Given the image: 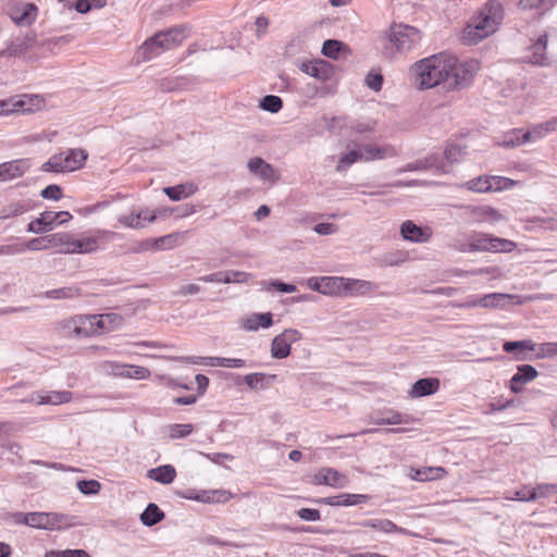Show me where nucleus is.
I'll list each match as a JSON object with an SVG mask.
<instances>
[{
  "label": "nucleus",
  "mask_w": 557,
  "mask_h": 557,
  "mask_svg": "<svg viewBox=\"0 0 557 557\" xmlns=\"http://www.w3.org/2000/svg\"><path fill=\"white\" fill-rule=\"evenodd\" d=\"M503 20L504 8L502 3L490 0L463 27L460 39L465 45H476L493 35L503 23Z\"/></svg>",
  "instance_id": "f257e3e1"
},
{
  "label": "nucleus",
  "mask_w": 557,
  "mask_h": 557,
  "mask_svg": "<svg viewBox=\"0 0 557 557\" xmlns=\"http://www.w3.org/2000/svg\"><path fill=\"white\" fill-rule=\"evenodd\" d=\"M445 61V79L444 88L447 90L461 89L468 87L478 71L480 70V63L476 60H459L455 55L443 53Z\"/></svg>",
  "instance_id": "f03ea898"
},
{
  "label": "nucleus",
  "mask_w": 557,
  "mask_h": 557,
  "mask_svg": "<svg viewBox=\"0 0 557 557\" xmlns=\"http://www.w3.org/2000/svg\"><path fill=\"white\" fill-rule=\"evenodd\" d=\"M446 67L449 66L446 65ZM413 72L416 74V83L421 89L438 85L444 86L446 72L443 53L420 60L413 65Z\"/></svg>",
  "instance_id": "7ed1b4c3"
},
{
  "label": "nucleus",
  "mask_w": 557,
  "mask_h": 557,
  "mask_svg": "<svg viewBox=\"0 0 557 557\" xmlns=\"http://www.w3.org/2000/svg\"><path fill=\"white\" fill-rule=\"evenodd\" d=\"M88 153L84 149H69L65 152L53 154L41 166L44 172H71L84 166Z\"/></svg>",
  "instance_id": "20e7f679"
},
{
  "label": "nucleus",
  "mask_w": 557,
  "mask_h": 557,
  "mask_svg": "<svg viewBox=\"0 0 557 557\" xmlns=\"http://www.w3.org/2000/svg\"><path fill=\"white\" fill-rule=\"evenodd\" d=\"M121 317L115 313L79 317L81 325L75 326L77 336H90L112 331L121 322Z\"/></svg>",
  "instance_id": "39448f33"
},
{
  "label": "nucleus",
  "mask_w": 557,
  "mask_h": 557,
  "mask_svg": "<svg viewBox=\"0 0 557 557\" xmlns=\"http://www.w3.org/2000/svg\"><path fill=\"white\" fill-rule=\"evenodd\" d=\"M387 36L388 41L399 53L417 49L421 41V32L417 27L407 24L392 25Z\"/></svg>",
  "instance_id": "423d86ee"
},
{
  "label": "nucleus",
  "mask_w": 557,
  "mask_h": 557,
  "mask_svg": "<svg viewBox=\"0 0 557 557\" xmlns=\"http://www.w3.org/2000/svg\"><path fill=\"white\" fill-rule=\"evenodd\" d=\"M469 248L473 252H510L516 249L517 244L512 240L493 236L487 233L473 232L470 235Z\"/></svg>",
  "instance_id": "0eeeda50"
},
{
  "label": "nucleus",
  "mask_w": 557,
  "mask_h": 557,
  "mask_svg": "<svg viewBox=\"0 0 557 557\" xmlns=\"http://www.w3.org/2000/svg\"><path fill=\"white\" fill-rule=\"evenodd\" d=\"M512 180L503 176H479L466 183L469 190L476 193L500 191L512 186Z\"/></svg>",
  "instance_id": "6e6552de"
},
{
  "label": "nucleus",
  "mask_w": 557,
  "mask_h": 557,
  "mask_svg": "<svg viewBox=\"0 0 557 557\" xmlns=\"http://www.w3.org/2000/svg\"><path fill=\"white\" fill-rule=\"evenodd\" d=\"M301 339V333L296 329H286L276 335L271 343V356L284 359L290 354V345Z\"/></svg>",
  "instance_id": "1a4fd4ad"
},
{
  "label": "nucleus",
  "mask_w": 557,
  "mask_h": 557,
  "mask_svg": "<svg viewBox=\"0 0 557 557\" xmlns=\"http://www.w3.org/2000/svg\"><path fill=\"white\" fill-rule=\"evenodd\" d=\"M72 393L69 391H40L29 395V397L21 399V403H33L36 405H61L71 401Z\"/></svg>",
  "instance_id": "9d476101"
},
{
  "label": "nucleus",
  "mask_w": 557,
  "mask_h": 557,
  "mask_svg": "<svg viewBox=\"0 0 557 557\" xmlns=\"http://www.w3.org/2000/svg\"><path fill=\"white\" fill-rule=\"evenodd\" d=\"M465 215L472 223L494 224L503 219L502 214L491 206H466L463 207Z\"/></svg>",
  "instance_id": "9b49d317"
},
{
  "label": "nucleus",
  "mask_w": 557,
  "mask_h": 557,
  "mask_svg": "<svg viewBox=\"0 0 557 557\" xmlns=\"http://www.w3.org/2000/svg\"><path fill=\"white\" fill-rule=\"evenodd\" d=\"M162 36L163 35H160L158 32L144 41L137 51V58L139 61H150L169 50V45L164 42Z\"/></svg>",
  "instance_id": "f8f14e48"
},
{
  "label": "nucleus",
  "mask_w": 557,
  "mask_h": 557,
  "mask_svg": "<svg viewBox=\"0 0 557 557\" xmlns=\"http://www.w3.org/2000/svg\"><path fill=\"white\" fill-rule=\"evenodd\" d=\"M33 101H37V104H39L42 100L35 96L34 98H29L26 95L23 96H15L10 97L8 99L0 100V116L1 115H10L15 112H32V108L29 107V103Z\"/></svg>",
  "instance_id": "ddd939ff"
},
{
  "label": "nucleus",
  "mask_w": 557,
  "mask_h": 557,
  "mask_svg": "<svg viewBox=\"0 0 557 557\" xmlns=\"http://www.w3.org/2000/svg\"><path fill=\"white\" fill-rule=\"evenodd\" d=\"M361 153V161L370 162L375 160H383L398 156V150L392 145L377 146L373 144H366L359 146Z\"/></svg>",
  "instance_id": "4468645a"
},
{
  "label": "nucleus",
  "mask_w": 557,
  "mask_h": 557,
  "mask_svg": "<svg viewBox=\"0 0 557 557\" xmlns=\"http://www.w3.org/2000/svg\"><path fill=\"white\" fill-rule=\"evenodd\" d=\"M299 69L301 72L321 82H326L331 79L333 75V65L330 62L322 59L302 62Z\"/></svg>",
  "instance_id": "2eb2a0df"
},
{
  "label": "nucleus",
  "mask_w": 557,
  "mask_h": 557,
  "mask_svg": "<svg viewBox=\"0 0 557 557\" xmlns=\"http://www.w3.org/2000/svg\"><path fill=\"white\" fill-rule=\"evenodd\" d=\"M30 168L28 159H17L0 164V182H9L22 177Z\"/></svg>",
  "instance_id": "dca6fc26"
},
{
  "label": "nucleus",
  "mask_w": 557,
  "mask_h": 557,
  "mask_svg": "<svg viewBox=\"0 0 557 557\" xmlns=\"http://www.w3.org/2000/svg\"><path fill=\"white\" fill-rule=\"evenodd\" d=\"M311 483L314 485L344 487L347 483V479L333 468H322L312 475Z\"/></svg>",
  "instance_id": "f3484780"
},
{
  "label": "nucleus",
  "mask_w": 557,
  "mask_h": 557,
  "mask_svg": "<svg viewBox=\"0 0 557 557\" xmlns=\"http://www.w3.org/2000/svg\"><path fill=\"white\" fill-rule=\"evenodd\" d=\"M537 374V370L531 364L518 366L517 372L510 379L509 389L515 394L521 393L523 385L533 381Z\"/></svg>",
  "instance_id": "a211bd4d"
},
{
  "label": "nucleus",
  "mask_w": 557,
  "mask_h": 557,
  "mask_svg": "<svg viewBox=\"0 0 557 557\" xmlns=\"http://www.w3.org/2000/svg\"><path fill=\"white\" fill-rule=\"evenodd\" d=\"M400 235L405 240L412 243H428L432 236L430 227L418 226L410 220L400 225Z\"/></svg>",
  "instance_id": "6ab92c4d"
},
{
  "label": "nucleus",
  "mask_w": 557,
  "mask_h": 557,
  "mask_svg": "<svg viewBox=\"0 0 557 557\" xmlns=\"http://www.w3.org/2000/svg\"><path fill=\"white\" fill-rule=\"evenodd\" d=\"M435 169L436 172L444 173L446 170L444 169L443 164L438 163L437 156H429L424 159L417 160L414 162L407 163L405 166L399 168L396 170L397 174H401L405 172H414V171H426Z\"/></svg>",
  "instance_id": "aec40b11"
},
{
  "label": "nucleus",
  "mask_w": 557,
  "mask_h": 557,
  "mask_svg": "<svg viewBox=\"0 0 557 557\" xmlns=\"http://www.w3.org/2000/svg\"><path fill=\"white\" fill-rule=\"evenodd\" d=\"M157 219V214L154 212H149L148 210H140L138 212H132L127 215H121L119 218V222L125 227L129 228H143L146 225V222L152 223Z\"/></svg>",
  "instance_id": "412c9836"
},
{
  "label": "nucleus",
  "mask_w": 557,
  "mask_h": 557,
  "mask_svg": "<svg viewBox=\"0 0 557 557\" xmlns=\"http://www.w3.org/2000/svg\"><path fill=\"white\" fill-rule=\"evenodd\" d=\"M548 37L546 34L541 35L537 40L530 47V55L528 62L533 65L547 66L548 59L546 55Z\"/></svg>",
  "instance_id": "4be33fe9"
},
{
  "label": "nucleus",
  "mask_w": 557,
  "mask_h": 557,
  "mask_svg": "<svg viewBox=\"0 0 557 557\" xmlns=\"http://www.w3.org/2000/svg\"><path fill=\"white\" fill-rule=\"evenodd\" d=\"M536 345L531 339L511 341L503 344V350L507 354H513L515 359L519 361L528 360V352L534 351Z\"/></svg>",
  "instance_id": "5701e85b"
},
{
  "label": "nucleus",
  "mask_w": 557,
  "mask_h": 557,
  "mask_svg": "<svg viewBox=\"0 0 557 557\" xmlns=\"http://www.w3.org/2000/svg\"><path fill=\"white\" fill-rule=\"evenodd\" d=\"M369 499L368 495L363 494H339L336 496H330L320 498L317 500L319 504H325L330 506H352L363 504Z\"/></svg>",
  "instance_id": "b1692460"
},
{
  "label": "nucleus",
  "mask_w": 557,
  "mask_h": 557,
  "mask_svg": "<svg viewBox=\"0 0 557 557\" xmlns=\"http://www.w3.org/2000/svg\"><path fill=\"white\" fill-rule=\"evenodd\" d=\"M361 528L376 530L383 533H400V534H409V531L396 525L393 521L388 519H367L360 521L358 523Z\"/></svg>",
  "instance_id": "393cba45"
},
{
  "label": "nucleus",
  "mask_w": 557,
  "mask_h": 557,
  "mask_svg": "<svg viewBox=\"0 0 557 557\" xmlns=\"http://www.w3.org/2000/svg\"><path fill=\"white\" fill-rule=\"evenodd\" d=\"M82 288L78 285H70L60 288H54L50 290H46L38 295L40 298L51 299V300H65V299H76L82 297Z\"/></svg>",
  "instance_id": "a878e982"
},
{
  "label": "nucleus",
  "mask_w": 557,
  "mask_h": 557,
  "mask_svg": "<svg viewBox=\"0 0 557 557\" xmlns=\"http://www.w3.org/2000/svg\"><path fill=\"white\" fill-rule=\"evenodd\" d=\"M189 26L186 24L176 25L174 27L169 28L168 30L159 32L160 35H163L162 38L166 45H169V50L181 45L185 38L189 36Z\"/></svg>",
  "instance_id": "bb28decb"
},
{
  "label": "nucleus",
  "mask_w": 557,
  "mask_h": 557,
  "mask_svg": "<svg viewBox=\"0 0 557 557\" xmlns=\"http://www.w3.org/2000/svg\"><path fill=\"white\" fill-rule=\"evenodd\" d=\"M447 471L443 467L410 468L409 476L413 481L428 482L443 478Z\"/></svg>",
  "instance_id": "cd10ccee"
},
{
  "label": "nucleus",
  "mask_w": 557,
  "mask_h": 557,
  "mask_svg": "<svg viewBox=\"0 0 557 557\" xmlns=\"http://www.w3.org/2000/svg\"><path fill=\"white\" fill-rule=\"evenodd\" d=\"M440 388V380L437 377L420 379L411 387L410 396L413 398L424 397L436 393Z\"/></svg>",
  "instance_id": "c85d7f7f"
},
{
  "label": "nucleus",
  "mask_w": 557,
  "mask_h": 557,
  "mask_svg": "<svg viewBox=\"0 0 557 557\" xmlns=\"http://www.w3.org/2000/svg\"><path fill=\"white\" fill-rule=\"evenodd\" d=\"M248 169L252 174L259 175L264 181H275L277 178L275 169L262 158L250 159Z\"/></svg>",
  "instance_id": "c756f323"
},
{
  "label": "nucleus",
  "mask_w": 557,
  "mask_h": 557,
  "mask_svg": "<svg viewBox=\"0 0 557 557\" xmlns=\"http://www.w3.org/2000/svg\"><path fill=\"white\" fill-rule=\"evenodd\" d=\"M273 324V315L271 312L252 313L243 321V329L249 332L261 329H269Z\"/></svg>",
  "instance_id": "7c9ffc66"
},
{
  "label": "nucleus",
  "mask_w": 557,
  "mask_h": 557,
  "mask_svg": "<svg viewBox=\"0 0 557 557\" xmlns=\"http://www.w3.org/2000/svg\"><path fill=\"white\" fill-rule=\"evenodd\" d=\"M557 129V117L536 124L524 133V139L535 141Z\"/></svg>",
  "instance_id": "2f4dec72"
},
{
  "label": "nucleus",
  "mask_w": 557,
  "mask_h": 557,
  "mask_svg": "<svg viewBox=\"0 0 557 557\" xmlns=\"http://www.w3.org/2000/svg\"><path fill=\"white\" fill-rule=\"evenodd\" d=\"M321 283L323 286V294L344 296L346 277L339 276H322Z\"/></svg>",
  "instance_id": "473e14b6"
},
{
  "label": "nucleus",
  "mask_w": 557,
  "mask_h": 557,
  "mask_svg": "<svg viewBox=\"0 0 557 557\" xmlns=\"http://www.w3.org/2000/svg\"><path fill=\"white\" fill-rule=\"evenodd\" d=\"M513 296L503 293H492L481 296V307L486 309L505 308Z\"/></svg>",
  "instance_id": "72a5a7b5"
},
{
  "label": "nucleus",
  "mask_w": 557,
  "mask_h": 557,
  "mask_svg": "<svg viewBox=\"0 0 557 557\" xmlns=\"http://www.w3.org/2000/svg\"><path fill=\"white\" fill-rule=\"evenodd\" d=\"M147 476L162 484H170L176 476L175 468L171 465L160 466L148 470Z\"/></svg>",
  "instance_id": "f704fd0d"
},
{
  "label": "nucleus",
  "mask_w": 557,
  "mask_h": 557,
  "mask_svg": "<svg viewBox=\"0 0 557 557\" xmlns=\"http://www.w3.org/2000/svg\"><path fill=\"white\" fill-rule=\"evenodd\" d=\"M99 249V243L96 237L87 236L75 238L73 236V244L71 255L73 253H92Z\"/></svg>",
  "instance_id": "c9c22d12"
},
{
  "label": "nucleus",
  "mask_w": 557,
  "mask_h": 557,
  "mask_svg": "<svg viewBox=\"0 0 557 557\" xmlns=\"http://www.w3.org/2000/svg\"><path fill=\"white\" fill-rule=\"evenodd\" d=\"M231 497V493L224 490H215V491H202L196 495H188V499H195L202 503H224L228 500Z\"/></svg>",
  "instance_id": "e433bc0d"
},
{
  "label": "nucleus",
  "mask_w": 557,
  "mask_h": 557,
  "mask_svg": "<svg viewBox=\"0 0 557 557\" xmlns=\"http://www.w3.org/2000/svg\"><path fill=\"white\" fill-rule=\"evenodd\" d=\"M51 248H57V252L71 255L73 235L70 233H55L50 235Z\"/></svg>",
  "instance_id": "4c0bfd02"
},
{
  "label": "nucleus",
  "mask_w": 557,
  "mask_h": 557,
  "mask_svg": "<svg viewBox=\"0 0 557 557\" xmlns=\"http://www.w3.org/2000/svg\"><path fill=\"white\" fill-rule=\"evenodd\" d=\"M197 190L194 184H180L163 188L164 194L173 201H178L191 196Z\"/></svg>",
  "instance_id": "58836bf2"
},
{
  "label": "nucleus",
  "mask_w": 557,
  "mask_h": 557,
  "mask_svg": "<svg viewBox=\"0 0 557 557\" xmlns=\"http://www.w3.org/2000/svg\"><path fill=\"white\" fill-rule=\"evenodd\" d=\"M372 283L363 280L347 278L344 296H359L372 290Z\"/></svg>",
  "instance_id": "ea45409f"
},
{
  "label": "nucleus",
  "mask_w": 557,
  "mask_h": 557,
  "mask_svg": "<svg viewBox=\"0 0 557 557\" xmlns=\"http://www.w3.org/2000/svg\"><path fill=\"white\" fill-rule=\"evenodd\" d=\"M49 521L50 531L67 529L78 524L76 517L59 512H50Z\"/></svg>",
  "instance_id": "a19ab883"
},
{
  "label": "nucleus",
  "mask_w": 557,
  "mask_h": 557,
  "mask_svg": "<svg viewBox=\"0 0 557 557\" xmlns=\"http://www.w3.org/2000/svg\"><path fill=\"white\" fill-rule=\"evenodd\" d=\"M164 518V512L153 503L148 504L140 515V521L146 527H152Z\"/></svg>",
  "instance_id": "79ce46f5"
},
{
  "label": "nucleus",
  "mask_w": 557,
  "mask_h": 557,
  "mask_svg": "<svg viewBox=\"0 0 557 557\" xmlns=\"http://www.w3.org/2000/svg\"><path fill=\"white\" fill-rule=\"evenodd\" d=\"M183 238L182 233H172L168 234L158 238L152 239L153 240V250H163V249H171L177 246L181 243V239Z\"/></svg>",
  "instance_id": "37998d69"
},
{
  "label": "nucleus",
  "mask_w": 557,
  "mask_h": 557,
  "mask_svg": "<svg viewBox=\"0 0 557 557\" xmlns=\"http://www.w3.org/2000/svg\"><path fill=\"white\" fill-rule=\"evenodd\" d=\"M51 248L50 244V235L32 238L27 243L21 245L20 248L16 249L17 252H24L25 250L30 251H39L47 250Z\"/></svg>",
  "instance_id": "c03bdc74"
},
{
  "label": "nucleus",
  "mask_w": 557,
  "mask_h": 557,
  "mask_svg": "<svg viewBox=\"0 0 557 557\" xmlns=\"http://www.w3.org/2000/svg\"><path fill=\"white\" fill-rule=\"evenodd\" d=\"M274 377V375H267L264 373H250L244 376V381L249 388L257 389L259 387L265 388Z\"/></svg>",
  "instance_id": "a18cd8bd"
},
{
  "label": "nucleus",
  "mask_w": 557,
  "mask_h": 557,
  "mask_svg": "<svg viewBox=\"0 0 557 557\" xmlns=\"http://www.w3.org/2000/svg\"><path fill=\"white\" fill-rule=\"evenodd\" d=\"M28 527L50 531V512L34 511L29 512Z\"/></svg>",
  "instance_id": "49530a36"
},
{
  "label": "nucleus",
  "mask_w": 557,
  "mask_h": 557,
  "mask_svg": "<svg viewBox=\"0 0 557 557\" xmlns=\"http://www.w3.org/2000/svg\"><path fill=\"white\" fill-rule=\"evenodd\" d=\"M407 258L408 253L406 251L387 252L380 258V264L382 267H395L404 263Z\"/></svg>",
  "instance_id": "de8ad7c7"
},
{
  "label": "nucleus",
  "mask_w": 557,
  "mask_h": 557,
  "mask_svg": "<svg viewBox=\"0 0 557 557\" xmlns=\"http://www.w3.org/2000/svg\"><path fill=\"white\" fill-rule=\"evenodd\" d=\"M38 9L34 3H27L23 8L20 16L15 17V23L21 26L30 25L37 16Z\"/></svg>",
  "instance_id": "09e8293b"
},
{
  "label": "nucleus",
  "mask_w": 557,
  "mask_h": 557,
  "mask_svg": "<svg viewBox=\"0 0 557 557\" xmlns=\"http://www.w3.org/2000/svg\"><path fill=\"white\" fill-rule=\"evenodd\" d=\"M357 161H361V153L359 148L357 150H350L349 152L344 153L338 160L336 171L344 172Z\"/></svg>",
  "instance_id": "8fccbe9b"
},
{
  "label": "nucleus",
  "mask_w": 557,
  "mask_h": 557,
  "mask_svg": "<svg viewBox=\"0 0 557 557\" xmlns=\"http://www.w3.org/2000/svg\"><path fill=\"white\" fill-rule=\"evenodd\" d=\"M343 48H345V45L342 41L327 39L323 42L321 52L327 58L337 59Z\"/></svg>",
  "instance_id": "3c124183"
},
{
  "label": "nucleus",
  "mask_w": 557,
  "mask_h": 557,
  "mask_svg": "<svg viewBox=\"0 0 557 557\" xmlns=\"http://www.w3.org/2000/svg\"><path fill=\"white\" fill-rule=\"evenodd\" d=\"M122 377L145 380L150 376V370L145 367L126 364L124 372H121Z\"/></svg>",
  "instance_id": "603ef678"
},
{
  "label": "nucleus",
  "mask_w": 557,
  "mask_h": 557,
  "mask_svg": "<svg viewBox=\"0 0 557 557\" xmlns=\"http://www.w3.org/2000/svg\"><path fill=\"white\" fill-rule=\"evenodd\" d=\"M283 107V100L278 96L268 95L262 98L260 108L264 111L276 113Z\"/></svg>",
  "instance_id": "864d4df0"
},
{
  "label": "nucleus",
  "mask_w": 557,
  "mask_h": 557,
  "mask_svg": "<svg viewBox=\"0 0 557 557\" xmlns=\"http://www.w3.org/2000/svg\"><path fill=\"white\" fill-rule=\"evenodd\" d=\"M382 417L385 419L386 424L389 425L408 424L412 421L409 414L394 410H387Z\"/></svg>",
  "instance_id": "5fc2aeb1"
},
{
  "label": "nucleus",
  "mask_w": 557,
  "mask_h": 557,
  "mask_svg": "<svg viewBox=\"0 0 557 557\" xmlns=\"http://www.w3.org/2000/svg\"><path fill=\"white\" fill-rule=\"evenodd\" d=\"M210 366L223 368H243L246 366V361L239 358L215 357L210 359Z\"/></svg>",
  "instance_id": "6e6d98bb"
},
{
  "label": "nucleus",
  "mask_w": 557,
  "mask_h": 557,
  "mask_svg": "<svg viewBox=\"0 0 557 557\" xmlns=\"http://www.w3.org/2000/svg\"><path fill=\"white\" fill-rule=\"evenodd\" d=\"M51 216L48 214H41L36 220L32 221L27 225V231L35 233V234H42L45 232H48L49 228L47 226V222L50 221Z\"/></svg>",
  "instance_id": "4d7b16f0"
},
{
  "label": "nucleus",
  "mask_w": 557,
  "mask_h": 557,
  "mask_svg": "<svg viewBox=\"0 0 557 557\" xmlns=\"http://www.w3.org/2000/svg\"><path fill=\"white\" fill-rule=\"evenodd\" d=\"M76 485L78 491L85 495L97 494L101 488V484L97 480H79Z\"/></svg>",
  "instance_id": "13d9d810"
},
{
  "label": "nucleus",
  "mask_w": 557,
  "mask_h": 557,
  "mask_svg": "<svg viewBox=\"0 0 557 557\" xmlns=\"http://www.w3.org/2000/svg\"><path fill=\"white\" fill-rule=\"evenodd\" d=\"M194 431V425L190 423L172 424L169 426V434L171 438H183Z\"/></svg>",
  "instance_id": "bf43d9fd"
},
{
  "label": "nucleus",
  "mask_w": 557,
  "mask_h": 557,
  "mask_svg": "<svg viewBox=\"0 0 557 557\" xmlns=\"http://www.w3.org/2000/svg\"><path fill=\"white\" fill-rule=\"evenodd\" d=\"M41 214H48L51 216L50 221L47 222V226L49 230L52 228L53 224H63L72 219V215L67 211H44Z\"/></svg>",
  "instance_id": "052dcab7"
},
{
  "label": "nucleus",
  "mask_w": 557,
  "mask_h": 557,
  "mask_svg": "<svg viewBox=\"0 0 557 557\" xmlns=\"http://www.w3.org/2000/svg\"><path fill=\"white\" fill-rule=\"evenodd\" d=\"M46 557H90L84 549L49 550Z\"/></svg>",
  "instance_id": "680f3d73"
},
{
  "label": "nucleus",
  "mask_w": 557,
  "mask_h": 557,
  "mask_svg": "<svg viewBox=\"0 0 557 557\" xmlns=\"http://www.w3.org/2000/svg\"><path fill=\"white\" fill-rule=\"evenodd\" d=\"M444 156L449 163L459 162L463 157V149L458 145H448Z\"/></svg>",
  "instance_id": "e2e57ef3"
},
{
  "label": "nucleus",
  "mask_w": 557,
  "mask_h": 557,
  "mask_svg": "<svg viewBox=\"0 0 557 557\" xmlns=\"http://www.w3.org/2000/svg\"><path fill=\"white\" fill-rule=\"evenodd\" d=\"M325 127L332 133L339 132L345 125L344 116L324 117Z\"/></svg>",
  "instance_id": "0e129e2a"
},
{
  "label": "nucleus",
  "mask_w": 557,
  "mask_h": 557,
  "mask_svg": "<svg viewBox=\"0 0 557 557\" xmlns=\"http://www.w3.org/2000/svg\"><path fill=\"white\" fill-rule=\"evenodd\" d=\"M366 84L367 86L374 90L379 91L382 88L383 85V76L380 73H369L366 77Z\"/></svg>",
  "instance_id": "69168bd1"
},
{
  "label": "nucleus",
  "mask_w": 557,
  "mask_h": 557,
  "mask_svg": "<svg viewBox=\"0 0 557 557\" xmlns=\"http://www.w3.org/2000/svg\"><path fill=\"white\" fill-rule=\"evenodd\" d=\"M296 515L305 521H319L321 518L320 511L312 508H301L296 511Z\"/></svg>",
  "instance_id": "338daca9"
},
{
  "label": "nucleus",
  "mask_w": 557,
  "mask_h": 557,
  "mask_svg": "<svg viewBox=\"0 0 557 557\" xmlns=\"http://www.w3.org/2000/svg\"><path fill=\"white\" fill-rule=\"evenodd\" d=\"M536 355L539 357L557 356V343H543L539 346Z\"/></svg>",
  "instance_id": "774afa93"
}]
</instances>
